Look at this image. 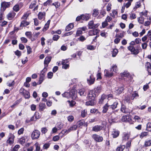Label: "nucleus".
<instances>
[{
	"label": "nucleus",
	"mask_w": 151,
	"mask_h": 151,
	"mask_svg": "<svg viewBox=\"0 0 151 151\" xmlns=\"http://www.w3.org/2000/svg\"><path fill=\"white\" fill-rule=\"evenodd\" d=\"M93 91H89L87 98L88 101L86 102V106H93L94 105L96 101L95 100V95Z\"/></svg>",
	"instance_id": "nucleus-1"
},
{
	"label": "nucleus",
	"mask_w": 151,
	"mask_h": 151,
	"mask_svg": "<svg viewBox=\"0 0 151 151\" xmlns=\"http://www.w3.org/2000/svg\"><path fill=\"white\" fill-rule=\"evenodd\" d=\"M139 48H140L139 46H137L136 48H135L133 46H130L128 47V49L131 52L132 54L137 55L139 52Z\"/></svg>",
	"instance_id": "nucleus-2"
},
{
	"label": "nucleus",
	"mask_w": 151,
	"mask_h": 151,
	"mask_svg": "<svg viewBox=\"0 0 151 151\" xmlns=\"http://www.w3.org/2000/svg\"><path fill=\"white\" fill-rule=\"evenodd\" d=\"M91 137L95 142H102L103 139L102 136L96 134H93L91 136Z\"/></svg>",
	"instance_id": "nucleus-3"
},
{
	"label": "nucleus",
	"mask_w": 151,
	"mask_h": 151,
	"mask_svg": "<svg viewBox=\"0 0 151 151\" xmlns=\"http://www.w3.org/2000/svg\"><path fill=\"white\" fill-rule=\"evenodd\" d=\"M40 132L37 130H34L32 132L31 136L32 139H38L40 137Z\"/></svg>",
	"instance_id": "nucleus-4"
},
{
	"label": "nucleus",
	"mask_w": 151,
	"mask_h": 151,
	"mask_svg": "<svg viewBox=\"0 0 151 151\" xmlns=\"http://www.w3.org/2000/svg\"><path fill=\"white\" fill-rule=\"evenodd\" d=\"M89 74H90L91 75L89 78L87 79V81L89 85H91L94 83L95 79L93 76L91 74V71H89Z\"/></svg>",
	"instance_id": "nucleus-5"
},
{
	"label": "nucleus",
	"mask_w": 151,
	"mask_h": 151,
	"mask_svg": "<svg viewBox=\"0 0 151 151\" xmlns=\"http://www.w3.org/2000/svg\"><path fill=\"white\" fill-rule=\"evenodd\" d=\"M10 4V2H2L1 4V10L3 11H4L6 8H8L9 7Z\"/></svg>",
	"instance_id": "nucleus-6"
},
{
	"label": "nucleus",
	"mask_w": 151,
	"mask_h": 151,
	"mask_svg": "<svg viewBox=\"0 0 151 151\" xmlns=\"http://www.w3.org/2000/svg\"><path fill=\"white\" fill-rule=\"evenodd\" d=\"M104 74L105 76L109 78L111 77L113 75V73L111 69L109 70H105L104 71Z\"/></svg>",
	"instance_id": "nucleus-7"
},
{
	"label": "nucleus",
	"mask_w": 151,
	"mask_h": 151,
	"mask_svg": "<svg viewBox=\"0 0 151 151\" xmlns=\"http://www.w3.org/2000/svg\"><path fill=\"white\" fill-rule=\"evenodd\" d=\"M107 96L105 94H103L101 96V98L99 99V103L100 104H103L106 100Z\"/></svg>",
	"instance_id": "nucleus-8"
},
{
	"label": "nucleus",
	"mask_w": 151,
	"mask_h": 151,
	"mask_svg": "<svg viewBox=\"0 0 151 151\" xmlns=\"http://www.w3.org/2000/svg\"><path fill=\"white\" fill-rule=\"evenodd\" d=\"M121 111L122 112L125 114L129 113L130 112V110L127 108L123 104H122Z\"/></svg>",
	"instance_id": "nucleus-9"
},
{
	"label": "nucleus",
	"mask_w": 151,
	"mask_h": 151,
	"mask_svg": "<svg viewBox=\"0 0 151 151\" xmlns=\"http://www.w3.org/2000/svg\"><path fill=\"white\" fill-rule=\"evenodd\" d=\"M103 127L101 125H97L93 127L92 131L95 132H98L102 129Z\"/></svg>",
	"instance_id": "nucleus-10"
},
{
	"label": "nucleus",
	"mask_w": 151,
	"mask_h": 151,
	"mask_svg": "<svg viewBox=\"0 0 151 151\" xmlns=\"http://www.w3.org/2000/svg\"><path fill=\"white\" fill-rule=\"evenodd\" d=\"M14 136L12 134H10L9 137L7 140V143L10 145L13 144L14 142Z\"/></svg>",
	"instance_id": "nucleus-11"
},
{
	"label": "nucleus",
	"mask_w": 151,
	"mask_h": 151,
	"mask_svg": "<svg viewBox=\"0 0 151 151\" xmlns=\"http://www.w3.org/2000/svg\"><path fill=\"white\" fill-rule=\"evenodd\" d=\"M119 132L117 130L113 129L112 132V135L114 138H116L118 137L119 135Z\"/></svg>",
	"instance_id": "nucleus-12"
},
{
	"label": "nucleus",
	"mask_w": 151,
	"mask_h": 151,
	"mask_svg": "<svg viewBox=\"0 0 151 151\" xmlns=\"http://www.w3.org/2000/svg\"><path fill=\"white\" fill-rule=\"evenodd\" d=\"M51 57H47L45 58L44 61V64L45 67L48 66L49 63L51 61Z\"/></svg>",
	"instance_id": "nucleus-13"
},
{
	"label": "nucleus",
	"mask_w": 151,
	"mask_h": 151,
	"mask_svg": "<svg viewBox=\"0 0 151 151\" xmlns=\"http://www.w3.org/2000/svg\"><path fill=\"white\" fill-rule=\"evenodd\" d=\"M82 20L88 21L91 17V15L89 14H81Z\"/></svg>",
	"instance_id": "nucleus-14"
},
{
	"label": "nucleus",
	"mask_w": 151,
	"mask_h": 151,
	"mask_svg": "<svg viewBox=\"0 0 151 151\" xmlns=\"http://www.w3.org/2000/svg\"><path fill=\"white\" fill-rule=\"evenodd\" d=\"M101 87L100 86H99L94 88L93 90H91L90 91H93L94 94L96 95V93H99L101 92Z\"/></svg>",
	"instance_id": "nucleus-15"
},
{
	"label": "nucleus",
	"mask_w": 151,
	"mask_h": 151,
	"mask_svg": "<svg viewBox=\"0 0 151 151\" xmlns=\"http://www.w3.org/2000/svg\"><path fill=\"white\" fill-rule=\"evenodd\" d=\"M121 120L123 122H129L131 120V119L129 116L125 115L122 117Z\"/></svg>",
	"instance_id": "nucleus-16"
},
{
	"label": "nucleus",
	"mask_w": 151,
	"mask_h": 151,
	"mask_svg": "<svg viewBox=\"0 0 151 151\" xmlns=\"http://www.w3.org/2000/svg\"><path fill=\"white\" fill-rule=\"evenodd\" d=\"M45 16V12H39L38 14V18L40 20L44 19Z\"/></svg>",
	"instance_id": "nucleus-17"
},
{
	"label": "nucleus",
	"mask_w": 151,
	"mask_h": 151,
	"mask_svg": "<svg viewBox=\"0 0 151 151\" xmlns=\"http://www.w3.org/2000/svg\"><path fill=\"white\" fill-rule=\"evenodd\" d=\"M77 92L73 90L71 91V98L73 99H75L77 97Z\"/></svg>",
	"instance_id": "nucleus-18"
},
{
	"label": "nucleus",
	"mask_w": 151,
	"mask_h": 151,
	"mask_svg": "<svg viewBox=\"0 0 151 151\" xmlns=\"http://www.w3.org/2000/svg\"><path fill=\"white\" fill-rule=\"evenodd\" d=\"M99 33V30L97 29L91 30L89 31V35L90 36H93L97 35Z\"/></svg>",
	"instance_id": "nucleus-19"
},
{
	"label": "nucleus",
	"mask_w": 151,
	"mask_h": 151,
	"mask_svg": "<svg viewBox=\"0 0 151 151\" xmlns=\"http://www.w3.org/2000/svg\"><path fill=\"white\" fill-rule=\"evenodd\" d=\"M130 133L129 132H124L123 134V140L126 141L127 140L129 137Z\"/></svg>",
	"instance_id": "nucleus-20"
},
{
	"label": "nucleus",
	"mask_w": 151,
	"mask_h": 151,
	"mask_svg": "<svg viewBox=\"0 0 151 151\" xmlns=\"http://www.w3.org/2000/svg\"><path fill=\"white\" fill-rule=\"evenodd\" d=\"M109 108V104L107 102L103 107L102 112L103 113H106Z\"/></svg>",
	"instance_id": "nucleus-21"
},
{
	"label": "nucleus",
	"mask_w": 151,
	"mask_h": 151,
	"mask_svg": "<svg viewBox=\"0 0 151 151\" xmlns=\"http://www.w3.org/2000/svg\"><path fill=\"white\" fill-rule=\"evenodd\" d=\"M15 15V13L14 12H10L7 15V18L9 20H12L14 17Z\"/></svg>",
	"instance_id": "nucleus-22"
},
{
	"label": "nucleus",
	"mask_w": 151,
	"mask_h": 151,
	"mask_svg": "<svg viewBox=\"0 0 151 151\" xmlns=\"http://www.w3.org/2000/svg\"><path fill=\"white\" fill-rule=\"evenodd\" d=\"M29 24V22L27 21L26 20H24L22 21L20 24V27H26Z\"/></svg>",
	"instance_id": "nucleus-23"
},
{
	"label": "nucleus",
	"mask_w": 151,
	"mask_h": 151,
	"mask_svg": "<svg viewBox=\"0 0 151 151\" xmlns=\"http://www.w3.org/2000/svg\"><path fill=\"white\" fill-rule=\"evenodd\" d=\"M85 121L84 120H81L77 122L76 125L78 127H80L81 126L83 125Z\"/></svg>",
	"instance_id": "nucleus-24"
},
{
	"label": "nucleus",
	"mask_w": 151,
	"mask_h": 151,
	"mask_svg": "<svg viewBox=\"0 0 151 151\" xmlns=\"http://www.w3.org/2000/svg\"><path fill=\"white\" fill-rule=\"evenodd\" d=\"M124 89V87H121L118 88H117L115 90V92L116 94H119L122 93Z\"/></svg>",
	"instance_id": "nucleus-25"
},
{
	"label": "nucleus",
	"mask_w": 151,
	"mask_h": 151,
	"mask_svg": "<svg viewBox=\"0 0 151 151\" xmlns=\"http://www.w3.org/2000/svg\"><path fill=\"white\" fill-rule=\"evenodd\" d=\"M74 27L73 24L71 23L68 24L65 27V31H68Z\"/></svg>",
	"instance_id": "nucleus-26"
},
{
	"label": "nucleus",
	"mask_w": 151,
	"mask_h": 151,
	"mask_svg": "<svg viewBox=\"0 0 151 151\" xmlns=\"http://www.w3.org/2000/svg\"><path fill=\"white\" fill-rule=\"evenodd\" d=\"M39 109L40 111L44 110L45 108V103H40L39 105Z\"/></svg>",
	"instance_id": "nucleus-27"
},
{
	"label": "nucleus",
	"mask_w": 151,
	"mask_h": 151,
	"mask_svg": "<svg viewBox=\"0 0 151 151\" xmlns=\"http://www.w3.org/2000/svg\"><path fill=\"white\" fill-rule=\"evenodd\" d=\"M118 104V102L116 101L112 104H109V109H112L113 110L115 109L117 107Z\"/></svg>",
	"instance_id": "nucleus-28"
},
{
	"label": "nucleus",
	"mask_w": 151,
	"mask_h": 151,
	"mask_svg": "<svg viewBox=\"0 0 151 151\" xmlns=\"http://www.w3.org/2000/svg\"><path fill=\"white\" fill-rule=\"evenodd\" d=\"M63 97L68 98H71V91L69 92H65L62 94Z\"/></svg>",
	"instance_id": "nucleus-29"
},
{
	"label": "nucleus",
	"mask_w": 151,
	"mask_h": 151,
	"mask_svg": "<svg viewBox=\"0 0 151 151\" xmlns=\"http://www.w3.org/2000/svg\"><path fill=\"white\" fill-rule=\"evenodd\" d=\"M27 139V137H23L20 138L19 140V142L22 145H23Z\"/></svg>",
	"instance_id": "nucleus-30"
},
{
	"label": "nucleus",
	"mask_w": 151,
	"mask_h": 151,
	"mask_svg": "<svg viewBox=\"0 0 151 151\" xmlns=\"http://www.w3.org/2000/svg\"><path fill=\"white\" fill-rule=\"evenodd\" d=\"M78 128L77 126L76 125H74L70 127L67 130L68 133H69L70 132L74 130H76L77 128Z\"/></svg>",
	"instance_id": "nucleus-31"
},
{
	"label": "nucleus",
	"mask_w": 151,
	"mask_h": 151,
	"mask_svg": "<svg viewBox=\"0 0 151 151\" xmlns=\"http://www.w3.org/2000/svg\"><path fill=\"white\" fill-rule=\"evenodd\" d=\"M63 126V124L61 122H58L56 124V127H57V128L58 130H60L62 129Z\"/></svg>",
	"instance_id": "nucleus-32"
},
{
	"label": "nucleus",
	"mask_w": 151,
	"mask_h": 151,
	"mask_svg": "<svg viewBox=\"0 0 151 151\" xmlns=\"http://www.w3.org/2000/svg\"><path fill=\"white\" fill-rule=\"evenodd\" d=\"M147 71L150 75H151V65L150 63H147L146 64Z\"/></svg>",
	"instance_id": "nucleus-33"
},
{
	"label": "nucleus",
	"mask_w": 151,
	"mask_h": 151,
	"mask_svg": "<svg viewBox=\"0 0 151 151\" xmlns=\"http://www.w3.org/2000/svg\"><path fill=\"white\" fill-rule=\"evenodd\" d=\"M67 130H62V131L59 133V135L61 137H62L64 135H66V134H68V133Z\"/></svg>",
	"instance_id": "nucleus-34"
},
{
	"label": "nucleus",
	"mask_w": 151,
	"mask_h": 151,
	"mask_svg": "<svg viewBox=\"0 0 151 151\" xmlns=\"http://www.w3.org/2000/svg\"><path fill=\"white\" fill-rule=\"evenodd\" d=\"M45 75V73H44L42 72H41V73L40 75V77L39 79V81H41V82L40 83V84L43 81L44 78V77Z\"/></svg>",
	"instance_id": "nucleus-35"
},
{
	"label": "nucleus",
	"mask_w": 151,
	"mask_h": 151,
	"mask_svg": "<svg viewBox=\"0 0 151 151\" xmlns=\"http://www.w3.org/2000/svg\"><path fill=\"white\" fill-rule=\"evenodd\" d=\"M23 95L24 96L25 98L27 99H29L30 97L29 92L26 90V91H25Z\"/></svg>",
	"instance_id": "nucleus-36"
},
{
	"label": "nucleus",
	"mask_w": 151,
	"mask_h": 151,
	"mask_svg": "<svg viewBox=\"0 0 151 151\" xmlns=\"http://www.w3.org/2000/svg\"><path fill=\"white\" fill-rule=\"evenodd\" d=\"M132 96L131 97V99L133 100L134 98L136 97H138L139 96L138 93L136 91H134L132 94Z\"/></svg>",
	"instance_id": "nucleus-37"
},
{
	"label": "nucleus",
	"mask_w": 151,
	"mask_h": 151,
	"mask_svg": "<svg viewBox=\"0 0 151 151\" xmlns=\"http://www.w3.org/2000/svg\"><path fill=\"white\" fill-rule=\"evenodd\" d=\"M151 145V140L146 141L145 142L144 146L145 147H148Z\"/></svg>",
	"instance_id": "nucleus-38"
},
{
	"label": "nucleus",
	"mask_w": 151,
	"mask_h": 151,
	"mask_svg": "<svg viewBox=\"0 0 151 151\" xmlns=\"http://www.w3.org/2000/svg\"><path fill=\"white\" fill-rule=\"evenodd\" d=\"M94 25L93 22V21H90L88 24L89 28L90 29H93Z\"/></svg>",
	"instance_id": "nucleus-39"
},
{
	"label": "nucleus",
	"mask_w": 151,
	"mask_h": 151,
	"mask_svg": "<svg viewBox=\"0 0 151 151\" xmlns=\"http://www.w3.org/2000/svg\"><path fill=\"white\" fill-rule=\"evenodd\" d=\"M121 75L123 77H128L129 76V74L127 71H124V72L122 73Z\"/></svg>",
	"instance_id": "nucleus-40"
},
{
	"label": "nucleus",
	"mask_w": 151,
	"mask_h": 151,
	"mask_svg": "<svg viewBox=\"0 0 151 151\" xmlns=\"http://www.w3.org/2000/svg\"><path fill=\"white\" fill-rule=\"evenodd\" d=\"M85 92V90L84 89H81L78 90V93L81 96H83Z\"/></svg>",
	"instance_id": "nucleus-41"
},
{
	"label": "nucleus",
	"mask_w": 151,
	"mask_h": 151,
	"mask_svg": "<svg viewBox=\"0 0 151 151\" xmlns=\"http://www.w3.org/2000/svg\"><path fill=\"white\" fill-rule=\"evenodd\" d=\"M34 146L36 147V151H42V150H40V148L38 143H36L34 145Z\"/></svg>",
	"instance_id": "nucleus-42"
},
{
	"label": "nucleus",
	"mask_w": 151,
	"mask_h": 151,
	"mask_svg": "<svg viewBox=\"0 0 151 151\" xmlns=\"http://www.w3.org/2000/svg\"><path fill=\"white\" fill-rule=\"evenodd\" d=\"M111 69L112 71L116 72L117 71V66L116 65H114L111 68Z\"/></svg>",
	"instance_id": "nucleus-43"
},
{
	"label": "nucleus",
	"mask_w": 151,
	"mask_h": 151,
	"mask_svg": "<svg viewBox=\"0 0 151 151\" xmlns=\"http://www.w3.org/2000/svg\"><path fill=\"white\" fill-rule=\"evenodd\" d=\"M25 35L29 39H31L32 37V34L31 32H27L25 33Z\"/></svg>",
	"instance_id": "nucleus-44"
},
{
	"label": "nucleus",
	"mask_w": 151,
	"mask_h": 151,
	"mask_svg": "<svg viewBox=\"0 0 151 151\" xmlns=\"http://www.w3.org/2000/svg\"><path fill=\"white\" fill-rule=\"evenodd\" d=\"M146 129L149 131H151V123L148 122L147 123Z\"/></svg>",
	"instance_id": "nucleus-45"
},
{
	"label": "nucleus",
	"mask_w": 151,
	"mask_h": 151,
	"mask_svg": "<svg viewBox=\"0 0 151 151\" xmlns=\"http://www.w3.org/2000/svg\"><path fill=\"white\" fill-rule=\"evenodd\" d=\"M138 22L141 24L143 23L144 22V18L143 17H140L138 18Z\"/></svg>",
	"instance_id": "nucleus-46"
},
{
	"label": "nucleus",
	"mask_w": 151,
	"mask_h": 151,
	"mask_svg": "<svg viewBox=\"0 0 151 151\" xmlns=\"http://www.w3.org/2000/svg\"><path fill=\"white\" fill-rule=\"evenodd\" d=\"M82 34V31L79 28L78 29L76 33V36H79Z\"/></svg>",
	"instance_id": "nucleus-47"
},
{
	"label": "nucleus",
	"mask_w": 151,
	"mask_h": 151,
	"mask_svg": "<svg viewBox=\"0 0 151 151\" xmlns=\"http://www.w3.org/2000/svg\"><path fill=\"white\" fill-rule=\"evenodd\" d=\"M37 3V2L35 1H32L31 4H30L29 6V8L30 9H32L35 6L36 4Z\"/></svg>",
	"instance_id": "nucleus-48"
},
{
	"label": "nucleus",
	"mask_w": 151,
	"mask_h": 151,
	"mask_svg": "<svg viewBox=\"0 0 151 151\" xmlns=\"http://www.w3.org/2000/svg\"><path fill=\"white\" fill-rule=\"evenodd\" d=\"M87 111L86 110L84 109L82 111L81 116L83 117H84L87 115Z\"/></svg>",
	"instance_id": "nucleus-49"
},
{
	"label": "nucleus",
	"mask_w": 151,
	"mask_h": 151,
	"mask_svg": "<svg viewBox=\"0 0 151 151\" xmlns=\"http://www.w3.org/2000/svg\"><path fill=\"white\" fill-rule=\"evenodd\" d=\"M125 147L124 146H121L117 148L116 150L117 151H123Z\"/></svg>",
	"instance_id": "nucleus-50"
},
{
	"label": "nucleus",
	"mask_w": 151,
	"mask_h": 151,
	"mask_svg": "<svg viewBox=\"0 0 151 151\" xmlns=\"http://www.w3.org/2000/svg\"><path fill=\"white\" fill-rule=\"evenodd\" d=\"M68 101V102L70 106L71 107H73L76 104V102L74 101Z\"/></svg>",
	"instance_id": "nucleus-51"
},
{
	"label": "nucleus",
	"mask_w": 151,
	"mask_h": 151,
	"mask_svg": "<svg viewBox=\"0 0 151 151\" xmlns=\"http://www.w3.org/2000/svg\"><path fill=\"white\" fill-rule=\"evenodd\" d=\"M60 36L57 35H55L53 36L52 39L54 41H57L59 38Z\"/></svg>",
	"instance_id": "nucleus-52"
},
{
	"label": "nucleus",
	"mask_w": 151,
	"mask_h": 151,
	"mask_svg": "<svg viewBox=\"0 0 151 151\" xmlns=\"http://www.w3.org/2000/svg\"><path fill=\"white\" fill-rule=\"evenodd\" d=\"M118 51L117 49H114L113 51V54L112 56L113 57L116 56L117 53H118Z\"/></svg>",
	"instance_id": "nucleus-53"
},
{
	"label": "nucleus",
	"mask_w": 151,
	"mask_h": 151,
	"mask_svg": "<svg viewBox=\"0 0 151 151\" xmlns=\"http://www.w3.org/2000/svg\"><path fill=\"white\" fill-rule=\"evenodd\" d=\"M26 48L27 49V54H30L32 52V48L31 47L29 46H26Z\"/></svg>",
	"instance_id": "nucleus-54"
},
{
	"label": "nucleus",
	"mask_w": 151,
	"mask_h": 151,
	"mask_svg": "<svg viewBox=\"0 0 151 151\" xmlns=\"http://www.w3.org/2000/svg\"><path fill=\"white\" fill-rule=\"evenodd\" d=\"M52 2L51 0H47L46 1L44 2L43 5L44 6H47L48 5L50 4Z\"/></svg>",
	"instance_id": "nucleus-55"
},
{
	"label": "nucleus",
	"mask_w": 151,
	"mask_h": 151,
	"mask_svg": "<svg viewBox=\"0 0 151 151\" xmlns=\"http://www.w3.org/2000/svg\"><path fill=\"white\" fill-rule=\"evenodd\" d=\"M148 133L147 132H144L142 133L140 135V137L142 138L144 137L147 136L148 135Z\"/></svg>",
	"instance_id": "nucleus-56"
},
{
	"label": "nucleus",
	"mask_w": 151,
	"mask_h": 151,
	"mask_svg": "<svg viewBox=\"0 0 151 151\" xmlns=\"http://www.w3.org/2000/svg\"><path fill=\"white\" fill-rule=\"evenodd\" d=\"M132 142L131 140L129 141L126 143V148L128 149L131 146V143Z\"/></svg>",
	"instance_id": "nucleus-57"
},
{
	"label": "nucleus",
	"mask_w": 151,
	"mask_h": 151,
	"mask_svg": "<svg viewBox=\"0 0 151 151\" xmlns=\"http://www.w3.org/2000/svg\"><path fill=\"white\" fill-rule=\"evenodd\" d=\"M13 9L15 12H18L19 10V6L18 5H15L14 6Z\"/></svg>",
	"instance_id": "nucleus-58"
},
{
	"label": "nucleus",
	"mask_w": 151,
	"mask_h": 151,
	"mask_svg": "<svg viewBox=\"0 0 151 151\" xmlns=\"http://www.w3.org/2000/svg\"><path fill=\"white\" fill-rule=\"evenodd\" d=\"M50 144L49 143H47L45 144L43 146V148L44 149H47L50 146Z\"/></svg>",
	"instance_id": "nucleus-59"
},
{
	"label": "nucleus",
	"mask_w": 151,
	"mask_h": 151,
	"mask_svg": "<svg viewBox=\"0 0 151 151\" xmlns=\"http://www.w3.org/2000/svg\"><path fill=\"white\" fill-rule=\"evenodd\" d=\"M93 15L94 17H96L98 15V14H99V13H98V10H97L95 9H94L93 10Z\"/></svg>",
	"instance_id": "nucleus-60"
},
{
	"label": "nucleus",
	"mask_w": 151,
	"mask_h": 151,
	"mask_svg": "<svg viewBox=\"0 0 151 151\" xmlns=\"http://www.w3.org/2000/svg\"><path fill=\"white\" fill-rule=\"evenodd\" d=\"M73 119L74 117L72 115L69 116L68 117V120L69 122H72Z\"/></svg>",
	"instance_id": "nucleus-61"
},
{
	"label": "nucleus",
	"mask_w": 151,
	"mask_h": 151,
	"mask_svg": "<svg viewBox=\"0 0 151 151\" xmlns=\"http://www.w3.org/2000/svg\"><path fill=\"white\" fill-rule=\"evenodd\" d=\"M49 26V25L47 24H45L44 27L42 31L43 32L46 31L47 30Z\"/></svg>",
	"instance_id": "nucleus-62"
},
{
	"label": "nucleus",
	"mask_w": 151,
	"mask_h": 151,
	"mask_svg": "<svg viewBox=\"0 0 151 151\" xmlns=\"http://www.w3.org/2000/svg\"><path fill=\"white\" fill-rule=\"evenodd\" d=\"M78 40L81 42H83L86 40V38L83 36H81L78 39Z\"/></svg>",
	"instance_id": "nucleus-63"
},
{
	"label": "nucleus",
	"mask_w": 151,
	"mask_h": 151,
	"mask_svg": "<svg viewBox=\"0 0 151 151\" xmlns=\"http://www.w3.org/2000/svg\"><path fill=\"white\" fill-rule=\"evenodd\" d=\"M111 3H109L106 6V10L108 11H109L111 9Z\"/></svg>",
	"instance_id": "nucleus-64"
}]
</instances>
